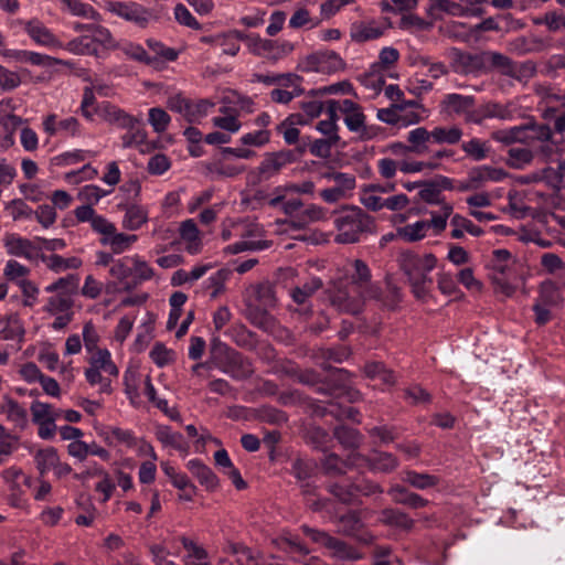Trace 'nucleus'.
Instances as JSON below:
<instances>
[{
  "mask_svg": "<svg viewBox=\"0 0 565 565\" xmlns=\"http://www.w3.org/2000/svg\"><path fill=\"white\" fill-rule=\"evenodd\" d=\"M491 138L503 145L523 143L535 148L537 154L545 160L551 159L553 148V131L546 124H526L495 130Z\"/></svg>",
  "mask_w": 565,
  "mask_h": 565,
  "instance_id": "1",
  "label": "nucleus"
},
{
  "mask_svg": "<svg viewBox=\"0 0 565 565\" xmlns=\"http://www.w3.org/2000/svg\"><path fill=\"white\" fill-rule=\"evenodd\" d=\"M333 241L337 244L358 243L364 234L373 232L374 217L356 205H343L332 213Z\"/></svg>",
  "mask_w": 565,
  "mask_h": 565,
  "instance_id": "2",
  "label": "nucleus"
},
{
  "mask_svg": "<svg viewBox=\"0 0 565 565\" xmlns=\"http://www.w3.org/2000/svg\"><path fill=\"white\" fill-rule=\"evenodd\" d=\"M399 265L408 278L414 296L425 299L433 282L429 274L437 265L436 256L430 253L420 255L406 252L401 255Z\"/></svg>",
  "mask_w": 565,
  "mask_h": 565,
  "instance_id": "3",
  "label": "nucleus"
},
{
  "mask_svg": "<svg viewBox=\"0 0 565 565\" xmlns=\"http://www.w3.org/2000/svg\"><path fill=\"white\" fill-rule=\"evenodd\" d=\"M210 363L236 381L247 380L254 373L253 364L247 358L218 339L212 341Z\"/></svg>",
  "mask_w": 565,
  "mask_h": 565,
  "instance_id": "4",
  "label": "nucleus"
},
{
  "mask_svg": "<svg viewBox=\"0 0 565 565\" xmlns=\"http://www.w3.org/2000/svg\"><path fill=\"white\" fill-rule=\"evenodd\" d=\"M329 299L331 306L339 312L359 315L363 311L367 301L379 300L380 298L369 297L364 291L354 290L352 286L340 281L330 291Z\"/></svg>",
  "mask_w": 565,
  "mask_h": 565,
  "instance_id": "5",
  "label": "nucleus"
},
{
  "mask_svg": "<svg viewBox=\"0 0 565 565\" xmlns=\"http://www.w3.org/2000/svg\"><path fill=\"white\" fill-rule=\"evenodd\" d=\"M104 9L139 29H146L156 20L152 11L138 2L107 0L104 2Z\"/></svg>",
  "mask_w": 565,
  "mask_h": 565,
  "instance_id": "6",
  "label": "nucleus"
},
{
  "mask_svg": "<svg viewBox=\"0 0 565 565\" xmlns=\"http://www.w3.org/2000/svg\"><path fill=\"white\" fill-rule=\"evenodd\" d=\"M345 278L348 284L354 290L364 291L369 297L381 298L382 289L377 282L372 281L371 269L362 259L349 262L345 269Z\"/></svg>",
  "mask_w": 565,
  "mask_h": 565,
  "instance_id": "7",
  "label": "nucleus"
},
{
  "mask_svg": "<svg viewBox=\"0 0 565 565\" xmlns=\"http://www.w3.org/2000/svg\"><path fill=\"white\" fill-rule=\"evenodd\" d=\"M338 111L342 113L347 128L360 139L370 140L375 136V129L366 125V117L358 103L351 99L338 100Z\"/></svg>",
  "mask_w": 565,
  "mask_h": 565,
  "instance_id": "8",
  "label": "nucleus"
},
{
  "mask_svg": "<svg viewBox=\"0 0 565 565\" xmlns=\"http://www.w3.org/2000/svg\"><path fill=\"white\" fill-rule=\"evenodd\" d=\"M419 104L415 99L403 102L402 104H392L391 107L377 110V119L388 125H414L420 121V116L414 109H418Z\"/></svg>",
  "mask_w": 565,
  "mask_h": 565,
  "instance_id": "9",
  "label": "nucleus"
},
{
  "mask_svg": "<svg viewBox=\"0 0 565 565\" xmlns=\"http://www.w3.org/2000/svg\"><path fill=\"white\" fill-rule=\"evenodd\" d=\"M294 50L295 45L289 41L264 39L258 34L249 44V53L274 62L286 57Z\"/></svg>",
  "mask_w": 565,
  "mask_h": 565,
  "instance_id": "10",
  "label": "nucleus"
},
{
  "mask_svg": "<svg viewBox=\"0 0 565 565\" xmlns=\"http://www.w3.org/2000/svg\"><path fill=\"white\" fill-rule=\"evenodd\" d=\"M301 67L305 72L330 74L342 67V60L333 51H317L303 58Z\"/></svg>",
  "mask_w": 565,
  "mask_h": 565,
  "instance_id": "11",
  "label": "nucleus"
},
{
  "mask_svg": "<svg viewBox=\"0 0 565 565\" xmlns=\"http://www.w3.org/2000/svg\"><path fill=\"white\" fill-rule=\"evenodd\" d=\"M452 71L461 75H478L486 73L484 51L479 53H468L455 49L451 53Z\"/></svg>",
  "mask_w": 565,
  "mask_h": 565,
  "instance_id": "12",
  "label": "nucleus"
},
{
  "mask_svg": "<svg viewBox=\"0 0 565 565\" xmlns=\"http://www.w3.org/2000/svg\"><path fill=\"white\" fill-rule=\"evenodd\" d=\"M95 114L105 122L114 125L120 129L131 128L134 124H141V118L128 114L122 108L109 102L98 104L95 107Z\"/></svg>",
  "mask_w": 565,
  "mask_h": 565,
  "instance_id": "13",
  "label": "nucleus"
},
{
  "mask_svg": "<svg viewBox=\"0 0 565 565\" xmlns=\"http://www.w3.org/2000/svg\"><path fill=\"white\" fill-rule=\"evenodd\" d=\"M42 127L50 137L62 134L66 137H81L82 125L76 117L70 116L57 119V115L50 114L43 118Z\"/></svg>",
  "mask_w": 565,
  "mask_h": 565,
  "instance_id": "14",
  "label": "nucleus"
},
{
  "mask_svg": "<svg viewBox=\"0 0 565 565\" xmlns=\"http://www.w3.org/2000/svg\"><path fill=\"white\" fill-rule=\"evenodd\" d=\"M21 24L24 32L35 44L47 49L63 47V43L57 36L39 19L21 21Z\"/></svg>",
  "mask_w": 565,
  "mask_h": 565,
  "instance_id": "15",
  "label": "nucleus"
},
{
  "mask_svg": "<svg viewBox=\"0 0 565 565\" xmlns=\"http://www.w3.org/2000/svg\"><path fill=\"white\" fill-rule=\"evenodd\" d=\"M558 153L557 141L553 138V148L550 160H545L541 154H537V160L543 164L542 168L536 170V175L540 183H544L547 188L559 191L563 185V181L557 170V166L553 167L552 163L556 162Z\"/></svg>",
  "mask_w": 565,
  "mask_h": 565,
  "instance_id": "16",
  "label": "nucleus"
},
{
  "mask_svg": "<svg viewBox=\"0 0 565 565\" xmlns=\"http://www.w3.org/2000/svg\"><path fill=\"white\" fill-rule=\"evenodd\" d=\"M429 14L435 19H440V13H447L452 17H481L484 13L482 8L465 7L452 0H429Z\"/></svg>",
  "mask_w": 565,
  "mask_h": 565,
  "instance_id": "17",
  "label": "nucleus"
},
{
  "mask_svg": "<svg viewBox=\"0 0 565 565\" xmlns=\"http://www.w3.org/2000/svg\"><path fill=\"white\" fill-rule=\"evenodd\" d=\"M0 54L12 62L21 64H30L40 67H50L51 56L47 54L18 49H2Z\"/></svg>",
  "mask_w": 565,
  "mask_h": 565,
  "instance_id": "18",
  "label": "nucleus"
},
{
  "mask_svg": "<svg viewBox=\"0 0 565 565\" xmlns=\"http://www.w3.org/2000/svg\"><path fill=\"white\" fill-rule=\"evenodd\" d=\"M484 67L486 73L498 70L505 76L520 79L521 68H518L512 60L502 53L484 51Z\"/></svg>",
  "mask_w": 565,
  "mask_h": 565,
  "instance_id": "19",
  "label": "nucleus"
},
{
  "mask_svg": "<svg viewBox=\"0 0 565 565\" xmlns=\"http://www.w3.org/2000/svg\"><path fill=\"white\" fill-rule=\"evenodd\" d=\"M295 160L291 150L278 151L267 154L260 162L258 170L262 177L269 179L277 174L284 167Z\"/></svg>",
  "mask_w": 565,
  "mask_h": 565,
  "instance_id": "20",
  "label": "nucleus"
},
{
  "mask_svg": "<svg viewBox=\"0 0 565 565\" xmlns=\"http://www.w3.org/2000/svg\"><path fill=\"white\" fill-rule=\"evenodd\" d=\"M0 415H4L19 429H24L29 424L28 411L7 395L0 401Z\"/></svg>",
  "mask_w": 565,
  "mask_h": 565,
  "instance_id": "21",
  "label": "nucleus"
},
{
  "mask_svg": "<svg viewBox=\"0 0 565 565\" xmlns=\"http://www.w3.org/2000/svg\"><path fill=\"white\" fill-rule=\"evenodd\" d=\"M520 114V106L515 102H508L505 104L489 102L483 104V117L488 119L513 120Z\"/></svg>",
  "mask_w": 565,
  "mask_h": 565,
  "instance_id": "22",
  "label": "nucleus"
},
{
  "mask_svg": "<svg viewBox=\"0 0 565 565\" xmlns=\"http://www.w3.org/2000/svg\"><path fill=\"white\" fill-rule=\"evenodd\" d=\"M326 113L328 115V119L320 120L316 125V129L324 136V138H330L331 140H339V126L338 121V100L329 99L326 102Z\"/></svg>",
  "mask_w": 565,
  "mask_h": 565,
  "instance_id": "23",
  "label": "nucleus"
},
{
  "mask_svg": "<svg viewBox=\"0 0 565 565\" xmlns=\"http://www.w3.org/2000/svg\"><path fill=\"white\" fill-rule=\"evenodd\" d=\"M384 28L375 21H358L350 28V36L354 42H366L384 34Z\"/></svg>",
  "mask_w": 565,
  "mask_h": 565,
  "instance_id": "24",
  "label": "nucleus"
},
{
  "mask_svg": "<svg viewBox=\"0 0 565 565\" xmlns=\"http://www.w3.org/2000/svg\"><path fill=\"white\" fill-rule=\"evenodd\" d=\"M218 111L221 115L211 119L212 125L230 136L237 134L243 126L238 118L237 110L223 106L220 107Z\"/></svg>",
  "mask_w": 565,
  "mask_h": 565,
  "instance_id": "25",
  "label": "nucleus"
},
{
  "mask_svg": "<svg viewBox=\"0 0 565 565\" xmlns=\"http://www.w3.org/2000/svg\"><path fill=\"white\" fill-rule=\"evenodd\" d=\"M180 237L185 243V250L196 255L202 250V239L195 222L191 218L183 221L179 227Z\"/></svg>",
  "mask_w": 565,
  "mask_h": 565,
  "instance_id": "26",
  "label": "nucleus"
},
{
  "mask_svg": "<svg viewBox=\"0 0 565 565\" xmlns=\"http://www.w3.org/2000/svg\"><path fill=\"white\" fill-rule=\"evenodd\" d=\"M186 468L198 479V481L206 488V490L212 491L218 487V478L216 475L200 459L189 460Z\"/></svg>",
  "mask_w": 565,
  "mask_h": 565,
  "instance_id": "27",
  "label": "nucleus"
},
{
  "mask_svg": "<svg viewBox=\"0 0 565 565\" xmlns=\"http://www.w3.org/2000/svg\"><path fill=\"white\" fill-rule=\"evenodd\" d=\"M472 181L477 183L479 188L483 186L488 182H501L508 178V172L502 168H495L491 166H479L470 170Z\"/></svg>",
  "mask_w": 565,
  "mask_h": 565,
  "instance_id": "28",
  "label": "nucleus"
},
{
  "mask_svg": "<svg viewBox=\"0 0 565 565\" xmlns=\"http://www.w3.org/2000/svg\"><path fill=\"white\" fill-rule=\"evenodd\" d=\"M90 356L88 359L89 367L102 371L108 376L117 377L119 374V370L113 361L111 353L108 349L104 348L103 350L95 351L89 353Z\"/></svg>",
  "mask_w": 565,
  "mask_h": 565,
  "instance_id": "29",
  "label": "nucleus"
},
{
  "mask_svg": "<svg viewBox=\"0 0 565 565\" xmlns=\"http://www.w3.org/2000/svg\"><path fill=\"white\" fill-rule=\"evenodd\" d=\"M535 157L537 158L536 149L513 147L508 150L507 164L516 170H523L531 166Z\"/></svg>",
  "mask_w": 565,
  "mask_h": 565,
  "instance_id": "30",
  "label": "nucleus"
},
{
  "mask_svg": "<svg viewBox=\"0 0 565 565\" xmlns=\"http://www.w3.org/2000/svg\"><path fill=\"white\" fill-rule=\"evenodd\" d=\"M137 239L135 234L118 233L115 226L111 234L100 238V243L109 246L115 254H121L128 250Z\"/></svg>",
  "mask_w": 565,
  "mask_h": 565,
  "instance_id": "31",
  "label": "nucleus"
},
{
  "mask_svg": "<svg viewBox=\"0 0 565 565\" xmlns=\"http://www.w3.org/2000/svg\"><path fill=\"white\" fill-rule=\"evenodd\" d=\"M463 136L458 126H436L430 130L431 143L456 145Z\"/></svg>",
  "mask_w": 565,
  "mask_h": 565,
  "instance_id": "32",
  "label": "nucleus"
},
{
  "mask_svg": "<svg viewBox=\"0 0 565 565\" xmlns=\"http://www.w3.org/2000/svg\"><path fill=\"white\" fill-rule=\"evenodd\" d=\"M7 253L12 256L32 258V242L15 234H10L4 238Z\"/></svg>",
  "mask_w": 565,
  "mask_h": 565,
  "instance_id": "33",
  "label": "nucleus"
},
{
  "mask_svg": "<svg viewBox=\"0 0 565 565\" xmlns=\"http://www.w3.org/2000/svg\"><path fill=\"white\" fill-rule=\"evenodd\" d=\"M158 440L166 447H171L179 451L186 452L189 445L183 435L173 431L169 426H159L156 430Z\"/></svg>",
  "mask_w": 565,
  "mask_h": 565,
  "instance_id": "34",
  "label": "nucleus"
},
{
  "mask_svg": "<svg viewBox=\"0 0 565 565\" xmlns=\"http://www.w3.org/2000/svg\"><path fill=\"white\" fill-rule=\"evenodd\" d=\"M409 142L408 150L416 154H424L429 151V142H431L430 130L425 127H417L407 134Z\"/></svg>",
  "mask_w": 565,
  "mask_h": 565,
  "instance_id": "35",
  "label": "nucleus"
},
{
  "mask_svg": "<svg viewBox=\"0 0 565 565\" xmlns=\"http://www.w3.org/2000/svg\"><path fill=\"white\" fill-rule=\"evenodd\" d=\"M43 262L51 271L56 274L63 273L68 269H78L83 265V262L79 257H63L57 254H51L44 257Z\"/></svg>",
  "mask_w": 565,
  "mask_h": 565,
  "instance_id": "36",
  "label": "nucleus"
},
{
  "mask_svg": "<svg viewBox=\"0 0 565 565\" xmlns=\"http://www.w3.org/2000/svg\"><path fill=\"white\" fill-rule=\"evenodd\" d=\"M22 122L15 115H9L0 119V150H7L14 145V130Z\"/></svg>",
  "mask_w": 565,
  "mask_h": 565,
  "instance_id": "37",
  "label": "nucleus"
},
{
  "mask_svg": "<svg viewBox=\"0 0 565 565\" xmlns=\"http://www.w3.org/2000/svg\"><path fill=\"white\" fill-rule=\"evenodd\" d=\"M141 449L151 458L149 461H143L138 470V479L140 483L149 484L156 480L157 466V454L150 444L143 443Z\"/></svg>",
  "mask_w": 565,
  "mask_h": 565,
  "instance_id": "38",
  "label": "nucleus"
},
{
  "mask_svg": "<svg viewBox=\"0 0 565 565\" xmlns=\"http://www.w3.org/2000/svg\"><path fill=\"white\" fill-rule=\"evenodd\" d=\"M450 225L454 227L450 233L451 237L456 239L462 238L465 236V232L476 237L483 234V230L480 226H477L469 218L460 214H455L451 217Z\"/></svg>",
  "mask_w": 565,
  "mask_h": 565,
  "instance_id": "39",
  "label": "nucleus"
},
{
  "mask_svg": "<svg viewBox=\"0 0 565 565\" xmlns=\"http://www.w3.org/2000/svg\"><path fill=\"white\" fill-rule=\"evenodd\" d=\"M322 287V280L319 277H311L300 286L290 290V297L298 305H305Z\"/></svg>",
  "mask_w": 565,
  "mask_h": 565,
  "instance_id": "40",
  "label": "nucleus"
},
{
  "mask_svg": "<svg viewBox=\"0 0 565 565\" xmlns=\"http://www.w3.org/2000/svg\"><path fill=\"white\" fill-rule=\"evenodd\" d=\"M316 469V463L312 460L297 458L291 465L292 476L301 483L305 492H310V484L308 479L312 476Z\"/></svg>",
  "mask_w": 565,
  "mask_h": 565,
  "instance_id": "41",
  "label": "nucleus"
},
{
  "mask_svg": "<svg viewBox=\"0 0 565 565\" xmlns=\"http://www.w3.org/2000/svg\"><path fill=\"white\" fill-rule=\"evenodd\" d=\"M61 9L74 17L99 20V13L88 3L81 0H60Z\"/></svg>",
  "mask_w": 565,
  "mask_h": 565,
  "instance_id": "42",
  "label": "nucleus"
},
{
  "mask_svg": "<svg viewBox=\"0 0 565 565\" xmlns=\"http://www.w3.org/2000/svg\"><path fill=\"white\" fill-rule=\"evenodd\" d=\"M535 302L543 307L553 309L562 305L563 297L555 284L547 281L541 285Z\"/></svg>",
  "mask_w": 565,
  "mask_h": 565,
  "instance_id": "43",
  "label": "nucleus"
},
{
  "mask_svg": "<svg viewBox=\"0 0 565 565\" xmlns=\"http://www.w3.org/2000/svg\"><path fill=\"white\" fill-rule=\"evenodd\" d=\"M441 104L450 113L465 115L469 108L473 107L475 97L455 93L447 94Z\"/></svg>",
  "mask_w": 565,
  "mask_h": 565,
  "instance_id": "44",
  "label": "nucleus"
},
{
  "mask_svg": "<svg viewBox=\"0 0 565 565\" xmlns=\"http://www.w3.org/2000/svg\"><path fill=\"white\" fill-rule=\"evenodd\" d=\"M79 286V277L78 275H67L65 277H61L54 282L47 285L44 290L50 294H64L73 298V296L77 292Z\"/></svg>",
  "mask_w": 565,
  "mask_h": 565,
  "instance_id": "45",
  "label": "nucleus"
},
{
  "mask_svg": "<svg viewBox=\"0 0 565 565\" xmlns=\"http://www.w3.org/2000/svg\"><path fill=\"white\" fill-rule=\"evenodd\" d=\"M202 42L210 44L214 47H221L223 54L235 56L239 52V43H236L234 39H232L227 32L220 33L211 36H203Z\"/></svg>",
  "mask_w": 565,
  "mask_h": 565,
  "instance_id": "46",
  "label": "nucleus"
},
{
  "mask_svg": "<svg viewBox=\"0 0 565 565\" xmlns=\"http://www.w3.org/2000/svg\"><path fill=\"white\" fill-rule=\"evenodd\" d=\"M380 521L386 525L395 526L403 530H411L414 525L413 519H411L407 514L395 509L383 510L381 513Z\"/></svg>",
  "mask_w": 565,
  "mask_h": 565,
  "instance_id": "47",
  "label": "nucleus"
},
{
  "mask_svg": "<svg viewBox=\"0 0 565 565\" xmlns=\"http://www.w3.org/2000/svg\"><path fill=\"white\" fill-rule=\"evenodd\" d=\"M327 548L331 551V556L338 559L358 561L362 558V554L358 550L335 537H332Z\"/></svg>",
  "mask_w": 565,
  "mask_h": 565,
  "instance_id": "48",
  "label": "nucleus"
},
{
  "mask_svg": "<svg viewBox=\"0 0 565 565\" xmlns=\"http://www.w3.org/2000/svg\"><path fill=\"white\" fill-rule=\"evenodd\" d=\"M148 221L147 211L138 205H131L126 210L122 226L129 231L140 228Z\"/></svg>",
  "mask_w": 565,
  "mask_h": 565,
  "instance_id": "49",
  "label": "nucleus"
},
{
  "mask_svg": "<svg viewBox=\"0 0 565 565\" xmlns=\"http://www.w3.org/2000/svg\"><path fill=\"white\" fill-rule=\"evenodd\" d=\"M58 459V454L53 447L39 450L34 457L36 468L41 476L50 472L56 466Z\"/></svg>",
  "mask_w": 565,
  "mask_h": 565,
  "instance_id": "50",
  "label": "nucleus"
},
{
  "mask_svg": "<svg viewBox=\"0 0 565 565\" xmlns=\"http://www.w3.org/2000/svg\"><path fill=\"white\" fill-rule=\"evenodd\" d=\"M24 337V328L18 316H10L0 330V339L4 341H21Z\"/></svg>",
  "mask_w": 565,
  "mask_h": 565,
  "instance_id": "51",
  "label": "nucleus"
},
{
  "mask_svg": "<svg viewBox=\"0 0 565 565\" xmlns=\"http://www.w3.org/2000/svg\"><path fill=\"white\" fill-rule=\"evenodd\" d=\"M429 225L426 220L417 221L398 228V235L407 242H417L426 237Z\"/></svg>",
  "mask_w": 565,
  "mask_h": 565,
  "instance_id": "52",
  "label": "nucleus"
},
{
  "mask_svg": "<svg viewBox=\"0 0 565 565\" xmlns=\"http://www.w3.org/2000/svg\"><path fill=\"white\" fill-rule=\"evenodd\" d=\"M403 480L419 490H425L439 483L437 476L419 473L413 470L405 471Z\"/></svg>",
  "mask_w": 565,
  "mask_h": 565,
  "instance_id": "53",
  "label": "nucleus"
},
{
  "mask_svg": "<svg viewBox=\"0 0 565 565\" xmlns=\"http://www.w3.org/2000/svg\"><path fill=\"white\" fill-rule=\"evenodd\" d=\"M73 305V298L64 294H56L47 298L43 309L45 312L56 316L58 313L71 312Z\"/></svg>",
  "mask_w": 565,
  "mask_h": 565,
  "instance_id": "54",
  "label": "nucleus"
},
{
  "mask_svg": "<svg viewBox=\"0 0 565 565\" xmlns=\"http://www.w3.org/2000/svg\"><path fill=\"white\" fill-rule=\"evenodd\" d=\"M370 468L373 471L379 472H391L398 466V460L395 456L388 452H375L370 459H369Z\"/></svg>",
  "mask_w": 565,
  "mask_h": 565,
  "instance_id": "55",
  "label": "nucleus"
},
{
  "mask_svg": "<svg viewBox=\"0 0 565 565\" xmlns=\"http://www.w3.org/2000/svg\"><path fill=\"white\" fill-rule=\"evenodd\" d=\"M128 58L141 62L148 65L156 63V58H151L142 45L134 42L118 43V47Z\"/></svg>",
  "mask_w": 565,
  "mask_h": 565,
  "instance_id": "56",
  "label": "nucleus"
},
{
  "mask_svg": "<svg viewBox=\"0 0 565 565\" xmlns=\"http://www.w3.org/2000/svg\"><path fill=\"white\" fill-rule=\"evenodd\" d=\"M64 50L75 55H93L97 53L96 47L92 44L89 36H77L66 44H63Z\"/></svg>",
  "mask_w": 565,
  "mask_h": 565,
  "instance_id": "57",
  "label": "nucleus"
},
{
  "mask_svg": "<svg viewBox=\"0 0 565 565\" xmlns=\"http://www.w3.org/2000/svg\"><path fill=\"white\" fill-rule=\"evenodd\" d=\"M390 493L392 494L394 501L407 504L415 509L423 508L428 503V501L422 498L419 494L407 492L404 488H401L398 486L393 487L390 490Z\"/></svg>",
  "mask_w": 565,
  "mask_h": 565,
  "instance_id": "58",
  "label": "nucleus"
},
{
  "mask_svg": "<svg viewBox=\"0 0 565 565\" xmlns=\"http://www.w3.org/2000/svg\"><path fill=\"white\" fill-rule=\"evenodd\" d=\"M88 31L92 32V44L98 43L108 50L118 47V42L113 36L111 32L99 24L89 25Z\"/></svg>",
  "mask_w": 565,
  "mask_h": 565,
  "instance_id": "59",
  "label": "nucleus"
},
{
  "mask_svg": "<svg viewBox=\"0 0 565 565\" xmlns=\"http://www.w3.org/2000/svg\"><path fill=\"white\" fill-rule=\"evenodd\" d=\"M454 207L449 204H443L438 212H430V220L427 221L429 230L434 231L435 235L440 234L447 226V220L452 214Z\"/></svg>",
  "mask_w": 565,
  "mask_h": 565,
  "instance_id": "60",
  "label": "nucleus"
},
{
  "mask_svg": "<svg viewBox=\"0 0 565 565\" xmlns=\"http://www.w3.org/2000/svg\"><path fill=\"white\" fill-rule=\"evenodd\" d=\"M3 275L8 280L15 282L18 286L21 281L29 280L30 268L14 259H10L6 263Z\"/></svg>",
  "mask_w": 565,
  "mask_h": 565,
  "instance_id": "61",
  "label": "nucleus"
},
{
  "mask_svg": "<svg viewBox=\"0 0 565 565\" xmlns=\"http://www.w3.org/2000/svg\"><path fill=\"white\" fill-rule=\"evenodd\" d=\"M124 129L127 130L120 138L124 149L138 147L147 139V132L140 127V124H134L131 128Z\"/></svg>",
  "mask_w": 565,
  "mask_h": 565,
  "instance_id": "62",
  "label": "nucleus"
},
{
  "mask_svg": "<svg viewBox=\"0 0 565 565\" xmlns=\"http://www.w3.org/2000/svg\"><path fill=\"white\" fill-rule=\"evenodd\" d=\"M30 411L32 413V420L35 424L47 420H56V418L60 416V412L54 411L50 404L40 401L33 402L31 404Z\"/></svg>",
  "mask_w": 565,
  "mask_h": 565,
  "instance_id": "63",
  "label": "nucleus"
},
{
  "mask_svg": "<svg viewBox=\"0 0 565 565\" xmlns=\"http://www.w3.org/2000/svg\"><path fill=\"white\" fill-rule=\"evenodd\" d=\"M249 320L255 327L264 330L267 333L274 334L279 328L276 319L266 311H253L249 316Z\"/></svg>",
  "mask_w": 565,
  "mask_h": 565,
  "instance_id": "64",
  "label": "nucleus"
}]
</instances>
